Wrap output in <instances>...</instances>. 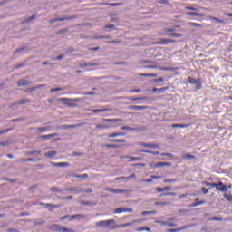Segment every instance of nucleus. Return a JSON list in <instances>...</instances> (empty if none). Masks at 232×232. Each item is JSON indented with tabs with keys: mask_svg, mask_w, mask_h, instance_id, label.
<instances>
[{
	"mask_svg": "<svg viewBox=\"0 0 232 232\" xmlns=\"http://www.w3.org/2000/svg\"><path fill=\"white\" fill-rule=\"evenodd\" d=\"M188 82L189 84H196L197 90H202V80H200V78L195 79L191 76H188Z\"/></svg>",
	"mask_w": 232,
	"mask_h": 232,
	"instance_id": "obj_1",
	"label": "nucleus"
},
{
	"mask_svg": "<svg viewBox=\"0 0 232 232\" xmlns=\"http://www.w3.org/2000/svg\"><path fill=\"white\" fill-rule=\"evenodd\" d=\"M50 229L58 232H75V230H70L66 227H61L60 225H52Z\"/></svg>",
	"mask_w": 232,
	"mask_h": 232,
	"instance_id": "obj_2",
	"label": "nucleus"
},
{
	"mask_svg": "<svg viewBox=\"0 0 232 232\" xmlns=\"http://www.w3.org/2000/svg\"><path fill=\"white\" fill-rule=\"evenodd\" d=\"M205 186H211L212 188H216L218 191H227L226 187L223 186V188H219L218 186H222V181H219L218 183H209L208 181L203 182Z\"/></svg>",
	"mask_w": 232,
	"mask_h": 232,
	"instance_id": "obj_3",
	"label": "nucleus"
},
{
	"mask_svg": "<svg viewBox=\"0 0 232 232\" xmlns=\"http://www.w3.org/2000/svg\"><path fill=\"white\" fill-rule=\"evenodd\" d=\"M111 224H115V219L99 221L95 223V226L96 227H108Z\"/></svg>",
	"mask_w": 232,
	"mask_h": 232,
	"instance_id": "obj_4",
	"label": "nucleus"
},
{
	"mask_svg": "<svg viewBox=\"0 0 232 232\" xmlns=\"http://www.w3.org/2000/svg\"><path fill=\"white\" fill-rule=\"evenodd\" d=\"M137 222H142V220L137 219V220L132 221L131 223H125V224H121V225H117L115 227H112V229L120 228V227H129L130 226H133V224H137Z\"/></svg>",
	"mask_w": 232,
	"mask_h": 232,
	"instance_id": "obj_5",
	"label": "nucleus"
},
{
	"mask_svg": "<svg viewBox=\"0 0 232 232\" xmlns=\"http://www.w3.org/2000/svg\"><path fill=\"white\" fill-rule=\"evenodd\" d=\"M148 107L146 106H140V105H132L129 107V110H131L132 111H142V110H147Z\"/></svg>",
	"mask_w": 232,
	"mask_h": 232,
	"instance_id": "obj_6",
	"label": "nucleus"
},
{
	"mask_svg": "<svg viewBox=\"0 0 232 232\" xmlns=\"http://www.w3.org/2000/svg\"><path fill=\"white\" fill-rule=\"evenodd\" d=\"M107 191H109L110 193H114V194H121V193H128V190H124V189H119V188H107Z\"/></svg>",
	"mask_w": 232,
	"mask_h": 232,
	"instance_id": "obj_7",
	"label": "nucleus"
},
{
	"mask_svg": "<svg viewBox=\"0 0 232 232\" xmlns=\"http://www.w3.org/2000/svg\"><path fill=\"white\" fill-rule=\"evenodd\" d=\"M171 43H175V40L162 38L160 42H155L154 44H169Z\"/></svg>",
	"mask_w": 232,
	"mask_h": 232,
	"instance_id": "obj_8",
	"label": "nucleus"
},
{
	"mask_svg": "<svg viewBox=\"0 0 232 232\" xmlns=\"http://www.w3.org/2000/svg\"><path fill=\"white\" fill-rule=\"evenodd\" d=\"M162 179V176H150V179H143L142 182H147L148 184H151L154 180H159Z\"/></svg>",
	"mask_w": 232,
	"mask_h": 232,
	"instance_id": "obj_9",
	"label": "nucleus"
},
{
	"mask_svg": "<svg viewBox=\"0 0 232 232\" xmlns=\"http://www.w3.org/2000/svg\"><path fill=\"white\" fill-rule=\"evenodd\" d=\"M138 146H140L141 148H159V145L157 144L144 143V142L139 143Z\"/></svg>",
	"mask_w": 232,
	"mask_h": 232,
	"instance_id": "obj_10",
	"label": "nucleus"
},
{
	"mask_svg": "<svg viewBox=\"0 0 232 232\" xmlns=\"http://www.w3.org/2000/svg\"><path fill=\"white\" fill-rule=\"evenodd\" d=\"M157 224H160L161 226H167L168 227H177L175 223H168L166 221H157Z\"/></svg>",
	"mask_w": 232,
	"mask_h": 232,
	"instance_id": "obj_11",
	"label": "nucleus"
},
{
	"mask_svg": "<svg viewBox=\"0 0 232 232\" xmlns=\"http://www.w3.org/2000/svg\"><path fill=\"white\" fill-rule=\"evenodd\" d=\"M187 15L190 17H204V14L197 12H188L187 13Z\"/></svg>",
	"mask_w": 232,
	"mask_h": 232,
	"instance_id": "obj_12",
	"label": "nucleus"
},
{
	"mask_svg": "<svg viewBox=\"0 0 232 232\" xmlns=\"http://www.w3.org/2000/svg\"><path fill=\"white\" fill-rule=\"evenodd\" d=\"M155 190L158 192V193H162V191H170L171 190V187H163V188H160V187H157L155 188Z\"/></svg>",
	"mask_w": 232,
	"mask_h": 232,
	"instance_id": "obj_13",
	"label": "nucleus"
},
{
	"mask_svg": "<svg viewBox=\"0 0 232 232\" xmlns=\"http://www.w3.org/2000/svg\"><path fill=\"white\" fill-rule=\"evenodd\" d=\"M79 126H82V123H78V124H75V125H62L60 128L62 130H68L70 128H79Z\"/></svg>",
	"mask_w": 232,
	"mask_h": 232,
	"instance_id": "obj_14",
	"label": "nucleus"
},
{
	"mask_svg": "<svg viewBox=\"0 0 232 232\" xmlns=\"http://www.w3.org/2000/svg\"><path fill=\"white\" fill-rule=\"evenodd\" d=\"M204 204H206V201H198V198H196V201L192 205H190V208H197V206H202Z\"/></svg>",
	"mask_w": 232,
	"mask_h": 232,
	"instance_id": "obj_15",
	"label": "nucleus"
},
{
	"mask_svg": "<svg viewBox=\"0 0 232 232\" xmlns=\"http://www.w3.org/2000/svg\"><path fill=\"white\" fill-rule=\"evenodd\" d=\"M57 133H52L47 135H41L38 137V139H53V137H57Z\"/></svg>",
	"mask_w": 232,
	"mask_h": 232,
	"instance_id": "obj_16",
	"label": "nucleus"
},
{
	"mask_svg": "<svg viewBox=\"0 0 232 232\" xmlns=\"http://www.w3.org/2000/svg\"><path fill=\"white\" fill-rule=\"evenodd\" d=\"M96 128L98 130H108V128H111L108 123H103V124H97Z\"/></svg>",
	"mask_w": 232,
	"mask_h": 232,
	"instance_id": "obj_17",
	"label": "nucleus"
},
{
	"mask_svg": "<svg viewBox=\"0 0 232 232\" xmlns=\"http://www.w3.org/2000/svg\"><path fill=\"white\" fill-rule=\"evenodd\" d=\"M104 111H111V110L105 108V109H94L92 111V113H103Z\"/></svg>",
	"mask_w": 232,
	"mask_h": 232,
	"instance_id": "obj_18",
	"label": "nucleus"
},
{
	"mask_svg": "<svg viewBox=\"0 0 232 232\" xmlns=\"http://www.w3.org/2000/svg\"><path fill=\"white\" fill-rule=\"evenodd\" d=\"M52 166H55L57 168H62V167H64V166H69L68 162H60V163H57V162H51Z\"/></svg>",
	"mask_w": 232,
	"mask_h": 232,
	"instance_id": "obj_19",
	"label": "nucleus"
},
{
	"mask_svg": "<svg viewBox=\"0 0 232 232\" xmlns=\"http://www.w3.org/2000/svg\"><path fill=\"white\" fill-rule=\"evenodd\" d=\"M55 155H57V151L55 150H51L44 154V156L47 157L48 159H52V157H55Z\"/></svg>",
	"mask_w": 232,
	"mask_h": 232,
	"instance_id": "obj_20",
	"label": "nucleus"
},
{
	"mask_svg": "<svg viewBox=\"0 0 232 232\" xmlns=\"http://www.w3.org/2000/svg\"><path fill=\"white\" fill-rule=\"evenodd\" d=\"M189 126H191V124L188 123V124H172L171 127L172 128H189Z\"/></svg>",
	"mask_w": 232,
	"mask_h": 232,
	"instance_id": "obj_21",
	"label": "nucleus"
},
{
	"mask_svg": "<svg viewBox=\"0 0 232 232\" xmlns=\"http://www.w3.org/2000/svg\"><path fill=\"white\" fill-rule=\"evenodd\" d=\"M122 136H124V133L115 132V133L108 134L109 139H113L115 137H122Z\"/></svg>",
	"mask_w": 232,
	"mask_h": 232,
	"instance_id": "obj_22",
	"label": "nucleus"
},
{
	"mask_svg": "<svg viewBox=\"0 0 232 232\" xmlns=\"http://www.w3.org/2000/svg\"><path fill=\"white\" fill-rule=\"evenodd\" d=\"M121 119H102L103 122H121Z\"/></svg>",
	"mask_w": 232,
	"mask_h": 232,
	"instance_id": "obj_23",
	"label": "nucleus"
},
{
	"mask_svg": "<svg viewBox=\"0 0 232 232\" xmlns=\"http://www.w3.org/2000/svg\"><path fill=\"white\" fill-rule=\"evenodd\" d=\"M50 130V127H38L36 128V131L39 133H44V131H48Z\"/></svg>",
	"mask_w": 232,
	"mask_h": 232,
	"instance_id": "obj_24",
	"label": "nucleus"
},
{
	"mask_svg": "<svg viewBox=\"0 0 232 232\" xmlns=\"http://www.w3.org/2000/svg\"><path fill=\"white\" fill-rule=\"evenodd\" d=\"M123 159H130V162H135L137 160H140V158L139 157H131V156H124Z\"/></svg>",
	"mask_w": 232,
	"mask_h": 232,
	"instance_id": "obj_25",
	"label": "nucleus"
},
{
	"mask_svg": "<svg viewBox=\"0 0 232 232\" xmlns=\"http://www.w3.org/2000/svg\"><path fill=\"white\" fill-rule=\"evenodd\" d=\"M169 162H158L155 164L156 168H163V166H170Z\"/></svg>",
	"mask_w": 232,
	"mask_h": 232,
	"instance_id": "obj_26",
	"label": "nucleus"
},
{
	"mask_svg": "<svg viewBox=\"0 0 232 232\" xmlns=\"http://www.w3.org/2000/svg\"><path fill=\"white\" fill-rule=\"evenodd\" d=\"M27 84H28V81H26V80H20L19 82H17L18 87L27 86Z\"/></svg>",
	"mask_w": 232,
	"mask_h": 232,
	"instance_id": "obj_27",
	"label": "nucleus"
},
{
	"mask_svg": "<svg viewBox=\"0 0 232 232\" xmlns=\"http://www.w3.org/2000/svg\"><path fill=\"white\" fill-rule=\"evenodd\" d=\"M72 19H75V17H73V16H68V17H61V18H56V22H58V21H70V20H72Z\"/></svg>",
	"mask_w": 232,
	"mask_h": 232,
	"instance_id": "obj_28",
	"label": "nucleus"
},
{
	"mask_svg": "<svg viewBox=\"0 0 232 232\" xmlns=\"http://www.w3.org/2000/svg\"><path fill=\"white\" fill-rule=\"evenodd\" d=\"M147 97H130L129 101H146Z\"/></svg>",
	"mask_w": 232,
	"mask_h": 232,
	"instance_id": "obj_29",
	"label": "nucleus"
},
{
	"mask_svg": "<svg viewBox=\"0 0 232 232\" xmlns=\"http://www.w3.org/2000/svg\"><path fill=\"white\" fill-rule=\"evenodd\" d=\"M188 26H195L196 28H202V24H198V23H195V22H189Z\"/></svg>",
	"mask_w": 232,
	"mask_h": 232,
	"instance_id": "obj_30",
	"label": "nucleus"
},
{
	"mask_svg": "<svg viewBox=\"0 0 232 232\" xmlns=\"http://www.w3.org/2000/svg\"><path fill=\"white\" fill-rule=\"evenodd\" d=\"M72 177L74 179H88V174H82V175L74 174V175H72Z\"/></svg>",
	"mask_w": 232,
	"mask_h": 232,
	"instance_id": "obj_31",
	"label": "nucleus"
},
{
	"mask_svg": "<svg viewBox=\"0 0 232 232\" xmlns=\"http://www.w3.org/2000/svg\"><path fill=\"white\" fill-rule=\"evenodd\" d=\"M140 77H157V73H140Z\"/></svg>",
	"mask_w": 232,
	"mask_h": 232,
	"instance_id": "obj_32",
	"label": "nucleus"
},
{
	"mask_svg": "<svg viewBox=\"0 0 232 232\" xmlns=\"http://www.w3.org/2000/svg\"><path fill=\"white\" fill-rule=\"evenodd\" d=\"M136 231H151V228L148 227H138L136 228Z\"/></svg>",
	"mask_w": 232,
	"mask_h": 232,
	"instance_id": "obj_33",
	"label": "nucleus"
},
{
	"mask_svg": "<svg viewBox=\"0 0 232 232\" xmlns=\"http://www.w3.org/2000/svg\"><path fill=\"white\" fill-rule=\"evenodd\" d=\"M165 35H168L169 37H182V34L178 33L165 34Z\"/></svg>",
	"mask_w": 232,
	"mask_h": 232,
	"instance_id": "obj_34",
	"label": "nucleus"
},
{
	"mask_svg": "<svg viewBox=\"0 0 232 232\" xmlns=\"http://www.w3.org/2000/svg\"><path fill=\"white\" fill-rule=\"evenodd\" d=\"M159 197H175V192H166V193H162L160 196Z\"/></svg>",
	"mask_w": 232,
	"mask_h": 232,
	"instance_id": "obj_35",
	"label": "nucleus"
},
{
	"mask_svg": "<svg viewBox=\"0 0 232 232\" xmlns=\"http://www.w3.org/2000/svg\"><path fill=\"white\" fill-rule=\"evenodd\" d=\"M164 184H173V182H177V179H167L163 180Z\"/></svg>",
	"mask_w": 232,
	"mask_h": 232,
	"instance_id": "obj_36",
	"label": "nucleus"
},
{
	"mask_svg": "<svg viewBox=\"0 0 232 232\" xmlns=\"http://www.w3.org/2000/svg\"><path fill=\"white\" fill-rule=\"evenodd\" d=\"M183 159H185V160H190L191 159H195V156H193L191 154H185L183 156Z\"/></svg>",
	"mask_w": 232,
	"mask_h": 232,
	"instance_id": "obj_37",
	"label": "nucleus"
},
{
	"mask_svg": "<svg viewBox=\"0 0 232 232\" xmlns=\"http://www.w3.org/2000/svg\"><path fill=\"white\" fill-rule=\"evenodd\" d=\"M86 66H97V63H82L80 68H86Z\"/></svg>",
	"mask_w": 232,
	"mask_h": 232,
	"instance_id": "obj_38",
	"label": "nucleus"
},
{
	"mask_svg": "<svg viewBox=\"0 0 232 232\" xmlns=\"http://www.w3.org/2000/svg\"><path fill=\"white\" fill-rule=\"evenodd\" d=\"M40 206H45V208H59V205L40 203Z\"/></svg>",
	"mask_w": 232,
	"mask_h": 232,
	"instance_id": "obj_39",
	"label": "nucleus"
},
{
	"mask_svg": "<svg viewBox=\"0 0 232 232\" xmlns=\"http://www.w3.org/2000/svg\"><path fill=\"white\" fill-rule=\"evenodd\" d=\"M224 198L228 200V202H232V195L231 194H224Z\"/></svg>",
	"mask_w": 232,
	"mask_h": 232,
	"instance_id": "obj_40",
	"label": "nucleus"
},
{
	"mask_svg": "<svg viewBox=\"0 0 232 232\" xmlns=\"http://www.w3.org/2000/svg\"><path fill=\"white\" fill-rule=\"evenodd\" d=\"M110 142H119V143H121V144H124V142H126V140H117V139H114V140H111Z\"/></svg>",
	"mask_w": 232,
	"mask_h": 232,
	"instance_id": "obj_41",
	"label": "nucleus"
},
{
	"mask_svg": "<svg viewBox=\"0 0 232 232\" xmlns=\"http://www.w3.org/2000/svg\"><path fill=\"white\" fill-rule=\"evenodd\" d=\"M105 148H113V149H115V148H121V146L118 145V144H106Z\"/></svg>",
	"mask_w": 232,
	"mask_h": 232,
	"instance_id": "obj_42",
	"label": "nucleus"
},
{
	"mask_svg": "<svg viewBox=\"0 0 232 232\" xmlns=\"http://www.w3.org/2000/svg\"><path fill=\"white\" fill-rule=\"evenodd\" d=\"M182 229H186V227H179V228H170L169 229V232H178V231H182Z\"/></svg>",
	"mask_w": 232,
	"mask_h": 232,
	"instance_id": "obj_43",
	"label": "nucleus"
},
{
	"mask_svg": "<svg viewBox=\"0 0 232 232\" xmlns=\"http://www.w3.org/2000/svg\"><path fill=\"white\" fill-rule=\"evenodd\" d=\"M28 102V100H21L19 102H14L15 105H21V104H26Z\"/></svg>",
	"mask_w": 232,
	"mask_h": 232,
	"instance_id": "obj_44",
	"label": "nucleus"
},
{
	"mask_svg": "<svg viewBox=\"0 0 232 232\" xmlns=\"http://www.w3.org/2000/svg\"><path fill=\"white\" fill-rule=\"evenodd\" d=\"M72 218H84V215L82 214L72 215Z\"/></svg>",
	"mask_w": 232,
	"mask_h": 232,
	"instance_id": "obj_45",
	"label": "nucleus"
},
{
	"mask_svg": "<svg viewBox=\"0 0 232 232\" xmlns=\"http://www.w3.org/2000/svg\"><path fill=\"white\" fill-rule=\"evenodd\" d=\"M161 157H169L170 159H173V154L168 153V152H163V153H161Z\"/></svg>",
	"mask_w": 232,
	"mask_h": 232,
	"instance_id": "obj_46",
	"label": "nucleus"
},
{
	"mask_svg": "<svg viewBox=\"0 0 232 232\" xmlns=\"http://www.w3.org/2000/svg\"><path fill=\"white\" fill-rule=\"evenodd\" d=\"M114 213H117V214L124 213V208H116V209L114 210Z\"/></svg>",
	"mask_w": 232,
	"mask_h": 232,
	"instance_id": "obj_47",
	"label": "nucleus"
},
{
	"mask_svg": "<svg viewBox=\"0 0 232 232\" xmlns=\"http://www.w3.org/2000/svg\"><path fill=\"white\" fill-rule=\"evenodd\" d=\"M124 213H133V208H123Z\"/></svg>",
	"mask_w": 232,
	"mask_h": 232,
	"instance_id": "obj_48",
	"label": "nucleus"
},
{
	"mask_svg": "<svg viewBox=\"0 0 232 232\" xmlns=\"http://www.w3.org/2000/svg\"><path fill=\"white\" fill-rule=\"evenodd\" d=\"M94 39H111V36H110V35L97 36V37H94Z\"/></svg>",
	"mask_w": 232,
	"mask_h": 232,
	"instance_id": "obj_49",
	"label": "nucleus"
},
{
	"mask_svg": "<svg viewBox=\"0 0 232 232\" xmlns=\"http://www.w3.org/2000/svg\"><path fill=\"white\" fill-rule=\"evenodd\" d=\"M201 191L204 195H208V193H209V188H206L205 187H203L201 188Z\"/></svg>",
	"mask_w": 232,
	"mask_h": 232,
	"instance_id": "obj_50",
	"label": "nucleus"
},
{
	"mask_svg": "<svg viewBox=\"0 0 232 232\" xmlns=\"http://www.w3.org/2000/svg\"><path fill=\"white\" fill-rule=\"evenodd\" d=\"M145 68L150 69V70H155V69H157V65H147V66H145Z\"/></svg>",
	"mask_w": 232,
	"mask_h": 232,
	"instance_id": "obj_51",
	"label": "nucleus"
},
{
	"mask_svg": "<svg viewBox=\"0 0 232 232\" xmlns=\"http://www.w3.org/2000/svg\"><path fill=\"white\" fill-rule=\"evenodd\" d=\"M155 206H168L167 202H156Z\"/></svg>",
	"mask_w": 232,
	"mask_h": 232,
	"instance_id": "obj_52",
	"label": "nucleus"
},
{
	"mask_svg": "<svg viewBox=\"0 0 232 232\" xmlns=\"http://www.w3.org/2000/svg\"><path fill=\"white\" fill-rule=\"evenodd\" d=\"M185 9L186 10H192L193 12H197V10H198L197 8L192 7V6H186Z\"/></svg>",
	"mask_w": 232,
	"mask_h": 232,
	"instance_id": "obj_53",
	"label": "nucleus"
},
{
	"mask_svg": "<svg viewBox=\"0 0 232 232\" xmlns=\"http://www.w3.org/2000/svg\"><path fill=\"white\" fill-rule=\"evenodd\" d=\"M140 153H149L150 155H151V150H140Z\"/></svg>",
	"mask_w": 232,
	"mask_h": 232,
	"instance_id": "obj_54",
	"label": "nucleus"
},
{
	"mask_svg": "<svg viewBox=\"0 0 232 232\" xmlns=\"http://www.w3.org/2000/svg\"><path fill=\"white\" fill-rule=\"evenodd\" d=\"M51 191H58L61 192V188H57V187H52L51 188Z\"/></svg>",
	"mask_w": 232,
	"mask_h": 232,
	"instance_id": "obj_55",
	"label": "nucleus"
},
{
	"mask_svg": "<svg viewBox=\"0 0 232 232\" xmlns=\"http://www.w3.org/2000/svg\"><path fill=\"white\" fill-rule=\"evenodd\" d=\"M154 82H164V78L154 79Z\"/></svg>",
	"mask_w": 232,
	"mask_h": 232,
	"instance_id": "obj_56",
	"label": "nucleus"
},
{
	"mask_svg": "<svg viewBox=\"0 0 232 232\" xmlns=\"http://www.w3.org/2000/svg\"><path fill=\"white\" fill-rule=\"evenodd\" d=\"M104 28L105 29H113V28H115V25L114 24H109V25H105Z\"/></svg>",
	"mask_w": 232,
	"mask_h": 232,
	"instance_id": "obj_57",
	"label": "nucleus"
},
{
	"mask_svg": "<svg viewBox=\"0 0 232 232\" xmlns=\"http://www.w3.org/2000/svg\"><path fill=\"white\" fill-rule=\"evenodd\" d=\"M61 91H63V88H60V87L54 88V89H51L52 92H61Z\"/></svg>",
	"mask_w": 232,
	"mask_h": 232,
	"instance_id": "obj_58",
	"label": "nucleus"
},
{
	"mask_svg": "<svg viewBox=\"0 0 232 232\" xmlns=\"http://www.w3.org/2000/svg\"><path fill=\"white\" fill-rule=\"evenodd\" d=\"M121 130H133V128L129 127V126H123V127H121Z\"/></svg>",
	"mask_w": 232,
	"mask_h": 232,
	"instance_id": "obj_59",
	"label": "nucleus"
},
{
	"mask_svg": "<svg viewBox=\"0 0 232 232\" xmlns=\"http://www.w3.org/2000/svg\"><path fill=\"white\" fill-rule=\"evenodd\" d=\"M64 104H65V106H69V108H73V107H75V104H74V103H68V102H65Z\"/></svg>",
	"mask_w": 232,
	"mask_h": 232,
	"instance_id": "obj_60",
	"label": "nucleus"
},
{
	"mask_svg": "<svg viewBox=\"0 0 232 232\" xmlns=\"http://www.w3.org/2000/svg\"><path fill=\"white\" fill-rule=\"evenodd\" d=\"M126 177H118V178H115V180H126Z\"/></svg>",
	"mask_w": 232,
	"mask_h": 232,
	"instance_id": "obj_61",
	"label": "nucleus"
},
{
	"mask_svg": "<svg viewBox=\"0 0 232 232\" xmlns=\"http://www.w3.org/2000/svg\"><path fill=\"white\" fill-rule=\"evenodd\" d=\"M57 61H61L62 59H64V54H61L56 57Z\"/></svg>",
	"mask_w": 232,
	"mask_h": 232,
	"instance_id": "obj_62",
	"label": "nucleus"
},
{
	"mask_svg": "<svg viewBox=\"0 0 232 232\" xmlns=\"http://www.w3.org/2000/svg\"><path fill=\"white\" fill-rule=\"evenodd\" d=\"M93 190H92V188H85L84 192L85 193H92Z\"/></svg>",
	"mask_w": 232,
	"mask_h": 232,
	"instance_id": "obj_63",
	"label": "nucleus"
},
{
	"mask_svg": "<svg viewBox=\"0 0 232 232\" xmlns=\"http://www.w3.org/2000/svg\"><path fill=\"white\" fill-rule=\"evenodd\" d=\"M7 232H19V231H18V230L14 229V228H10V229H8V230H7Z\"/></svg>",
	"mask_w": 232,
	"mask_h": 232,
	"instance_id": "obj_64",
	"label": "nucleus"
}]
</instances>
